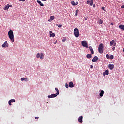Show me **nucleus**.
I'll return each mask as SVG.
<instances>
[{
  "mask_svg": "<svg viewBox=\"0 0 124 124\" xmlns=\"http://www.w3.org/2000/svg\"><path fill=\"white\" fill-rule=\"evenodd\" d=\"M86 58H88V59H90L92 58V55L91 54H88L86 55Z\"/></svg>",
  "mask_w": 124,
  "mask_h": 124,
  "instance_id": "obj_20",
  "label": "nucleus"
},
{
  "mask_svg": "<svg viewBox=\"0 0 124 124\" xmlns=\"http://www.w3.org/2000/svg\"><path fill=\"white\" fill-rule=\"evenodd\" d=\"M93 7L94 8H95V4H94L93 6Z\"/></svg>",
  "mask_w": 124,
  "mask_h": 124,
  "instance_id": "obj_47",
  "label": "nucleus"
},
{
  "mask_svg": "<svg viewBox=\"0 0 124 124\" xmlns=\"http://www.w3.org/2000/svg\"><path fill=\"white\" fill-rule=\"evenodd\" d=\"M91 0V3L90 4V6H92V5H93V0Z\"/></svg>",
  "mask_w": 124,
  "mask_h": 124,
  "instance_id": "obj_30",
  "label": "nucleus"
},
{
  "mask_svg": "<svg viewBox=\"0 0 124 124\" xmlns=\"http://www.w3.org/2000/svg\"><path fill=\"white\" fill-rule=\"evenodd\" d=\"M101 9H102V10H104V11H105V7H101Z\"/></svg>",
  "mask_w": 124,
  "mask_h": 124,
  "instance_id": "obj_40",
  "label": "nucleus"
},
{
  "mask_svg": "<svg viewBox=\"0 0 124 124\" xmlns=\"http://www.w3.org/2000/svg\"><path fill=\"white\" fill-rule=\"evenodd\" d=\"M98 49H104V44H103V43H101L100 45H99Z\"/></svg>",
  "mask_w": 124,
  "mask_h": 124,
  "instance_id": "obj_12",
  "label": "nucleus"
},
{
  "mask_svg": "<svg viewBox=\"0 0 124 124\" xmlns=\"http://www.w3.org/2000/svg\"><path fill=\"white\" fill-rule=\"evenodd\" d=\"M26 80V79H25V81Z\"/></svg>",
  "mask_w": 124,
  "mask_h": 124,
  "instance_id": "obj_52",
  "label": "nucleus"
},
{
  "mask_svg": "<svg viewBox=\"0 0 124 124\" xmlns=\"http://www.w3.org/2000/svg\"><path fill=\"white\" fill-rule=\"evenodd\" d=\"M106 58H107L108 59L109 58V55L108 54H107L106 55Z\"/></svg>",
  "mask_w": 124,
  "mask_h": 124,
  "instance_id": "obj_33",
  "label": "nucleus"
},
{
  "mask_svg": "<svg viewBox=\"0 0 124 124\" xmlns=\"http://www.w3.org/2000/svg\"><path fill=\"white\" fill-rule=\"evenodd\" d=\"M110 46H116V43L115 42V40H112L111 42H110Z\"/></svg>",
  "mask_w": 124,
  "mask_h": 124,
  "instance_id": "obj_6",
  "label": "nucleus"
},
{
  "mask_svg": "<svg viewBox=\"0 0 124 124\" xmlns=\"http://www.w3.org/2000/svg\"><path fill=\"white\" fill-rule=\"evenodd\" d=\"M18 0L19 1H22V2L25 1V0Z\"/></svg>",
  "mask_w": 124,
  "mask_h": 124,
  "instance_id": "obj_39",
  "label": "nucleus"
},
{
  "mask_svg": "<svg viewBox=\"0 0 124 124\" xmlns=\"http://www.w3.org/2000/svg\"><path fill=\"white\" fill-rule=\"evenodd\" d=\"M119 28H120V29L124 31V25L123 24H121L120 25V26H119Z\"/></svg>",
  "mask_w": 124,
  "mask_h": 124,
  "instance_id": "obj_16",
  "label": "nucleus"
},
{
  "mask_svg": "<svg viewBox=\"0 0 124 124\" xmlns=\"http://www.w3.org/2000/svg\"><path fill=\"white\" fill-rule=\"evenodd\" d=\"M35 119H39L38 117H35Z\"/></svg>",
  "mask_w": 124,
  "mask_h": 124,
  "instance_id": "obj_48",
  "label": "nucleus"
},
{
  "mask_svg": "<svg viewBox=\"0 0 124 124\" xmlns=\"http://www.w3.org/2000/svg\"><path fill=\"white\" fill-rule=\"evenodd\" d=\"M123 51L124 52V48L123 49Z\"/></svg>",
  "mask_w": 124,
  "mask_h": 124,
  "instance_id": "obj_51",
  "label": "nucleus"
},
{
  "mask_svg": "<svg viewBox=\"0 0 124 124\" xmlns=\"http://www.w3.org/2000/svg\"><path fill=\"white\" fill-rule=\"evenodd\" d=\"M9 9V4H7V6H5L4 7V10H7Z\"/></svg>",
  "mask_w": 124,
  "mask_h": 124,
  "instance_id": "obj_22",
  "label": "nucleus"
},
{
  "mask_svg": "<svg viewBox=\"0 0 124 124\" xmlns=\"http://www.w3.org/2000/svg\"><path fill=\"white\" fill-rule=\"evenodd\" d=\"M78 11H79V10L78 9H77V10H76V11H75V16H78Z\"/></svg>",
  "mask_w": 124,
  "mask_h": 124,
  "instance_id": "obj_21",
  "label": "nucleus"
},
{
  "mask_svg": "<svg viewBox=\"0 0 124 124\" xmlns=\"http://www.w3.org/2000/svg\"><path fill=\"white\" fill-rule=\"evenodd\" d=\"M98 52L100 54H102L103 53H104V49L98 48Z\"/></svg>",
  "mask_w": 124,
  "mask_h": 124,
  "instance_id": "obj_17",
  "label": "nucleus"
},
{
  "mask_svg": "<svg viewBox=\"0 0 124 124\" xmlns=\"http://www.w3.org/2000/svg\"><path fill=\"white\" fill-rule=\"evenodd\" d=\"M81 45L86 48H89V46H88V43L86 40L81 41Z\"/></svg>",
  "mask_w": 124,
  "mask_h": 124,
  "instance_id": "obj_3",
  "label": "nucleus"
},
{
  "mask_svg": "<svg viewBox=\"0 0 124 124\" xmlns=\"http://www.w3.org/2000/svg\"><path fill=\"white\" fill-rule=\"evenodd\" d=\"M65 87H66V88H69V85H68L67 83H66V84H65Z\"/></svg>",
  "mask_w": 124,
  "mask_h": 124,
  "instance_id": "obj_36",
  "label": "nucleus"
},
{
  "mask_svg": "<svg viewBox=\"0 0 124 124\" xmlns=\"http://www.w3.org/2000/svg\"><path fill=\"white\" fill-rule=\"evenodd\" d=\"M88 1H89V0H87Z\"/></svg>",
  "mask_w": 124,
  "mask_h": 124,
  "instance_id": "obj_53",
  "label": "nucleus"
},
{
  "mask_svg": "<svg viewBox=\"0 0 124 124\" xmlns=\"http://www.w3.org/2000/svg\"><path fill=\"white\" fill-rule=\"evenodd\" d=\"M103 74H105V75H108L109 71L108 70H105V71L104 72Z\"/></svg>",
  "mask_w": 124,
  "mask_h": 124,
  "instance_id": "obj_19",
  "label": "nucleus"
},
{
  "mask_svg": "<svg viewBox=\"0 0 124 124\" xmlns=\"http://www.w3.org/2000/svg\"><path fill=\"white\" fill-rule=\"evenodd\" d=\"M9 101L12 102H16V100L15 99H11V100H10Z\"/></svg>",
  "mask_w": 124,
  "mask_h": 124,
  "instance_id": "obj_34",
  "label": "nucleus"
},
{
  "mask_svg": "<svg viewBox=\"0 0 124 124\" xmlns=\"http://www.w3.org/2000/svg\"><path fill=\"white\" fill-rule=\"evenodd\" d=\"M54 19H55V17L54 16H50V19L48 20V21L50 22L52 21H53Z\"/></svg>",
  "mask_w": 124,
  "mask_h": 124,
  "instance_id": "obj_14",
  "label": "nucleus"
},
{
  "mask_svg": "<svg viewBox=\"0 0 124 124\" xmlns=\"http://www.w3.org/2000/svg\"><path fill=\"white\" fill-rule=\"evenodd\" d=\"M68 85L70 88H73L74 87V85L72 82H69Z\"/></svg>",
  "mask_w": 124,
  "mask_h": 124,
  "instance_id": "obj_9",
  "label": "nucleus"
},
{
  "mask_svg": "<svg viewBox=\"0 0 124 124\" xmlns=\"http://www.w3.org/2000/svg\"><path fill=\"white\" fill-rule=\"evenodd\" d=\"M115 46H114L113 47H112V51L115 50Z\"/></svg>",
  "mask_w": 124,
  "mask_h": 124,
  "instance_id": "obj_38",
  "label": "nucleus"
},
{
  "mask_svg": "<svg viewBox=\"0 0 124 124\" xmlns=\"http://www.w3.org/2000/svg\"><path fill=\"white\" fill-rule=\"evenodd\" d=\"M110 60H113L114 59V56L113 55H111L110 56L109 58Z\"/></svg>",
  "mask_w": 124,
  "mask_h": 124,
  "instance_id": "obj_29",
  "label": "nucleus"
},
{
  "mask_svg": "<svg viewBox=\"0 0 124 124\" xmlns=\"http://www.w3.org/2000/svg\"><path fill=\"white\" fill-rule=\"evenodd\" d=\"M55 91H57V93H56L57 94L59 95V91L58 89L57 88H55Z\"/></svg>",
  "mask_w": 124,
  "mask_h": 124,
  "instance_id": "obj_24",
  "label": "nucleus"
},
{
  "mask_svg": "<svg viewBox=\"0 0 124 124\" xmlns=\"http://www.w3.org/2000/svg\"><path fill=\"white\" fill-rule=\"evenodd\" d=\"M8 47L9 44L7 41L5 42L2 45V48H8Z\"/></svg>",
  "mask_w": 124,
  "mask_h": 124,
  "instance_id": "obj_4",
  "label": "nucleus"
},
{
  "mask_svg": "<svg viewBox=\"0 0 124 124\" xmlns=\"http://www.w3.org/2000/svg\"><path fill=\"white\" fill-rule=\"evenodd\" d=\"M62 41H63V42H65V41H66V38H63L62 40Z\"/></svg>",
  "mask_w": 124,
  "mask_h": 124,
  "instance_id": "obj_31",
  "label": "nucleus"
},
{
  "mask_svg": "<svg viewBox=\"0 0 124 124\" xmlns=\"http://www.w3.org/2000/svg\"><path fill=\"white\" fill-rule=\"evenodd\" d=\"M37 2L38 3H39L40 6H41V7H43L44 6V4L41 2V1L37 0Z\"/></svg>",
  "mask_w": 124,
  "mask_h": 124,
  "instance_id": "obj_18",
  "label": "nucleus"
},
{
  "mask_svg": "<svg viewBox=\"0 0 124 124\" xmlns=\"http://www.w3.org/2000/svg\"><path fill=\"white\" fill-rule=\"evenodd\" d=\"M98 60V57L97 56H95L93 59L92 60V62H97Z\"/></svg>",
  "mask_w": 124,
  "mask_h": 124,
  "instance_id": "obj_7",
  "label": "nucleus"
},
{
  "mask_svg": "<svg viewBox=\"0 0 124 124\" xmlns=\"http://www.w3.org/2000/svg\"><path fill=\"white\" fill-rule=\"evenodd\" d=\"M56 43H57V41H56V42H55L54 44H56Z\"/></svg>",
  "mask_w": 124,
  "mask_h": 124,
  "instance_id": "obj_50",
  "label": "nucleus"
},
{
  "mask_svg": "<svg viewBox=\"0 0 124 124\" xmlns=\"http://www.w3.org/2000/svg\"><path fill=\"white\" fill-rule=\"evenodd\" d=\"M49 32H50V34H52V31H50Z\"/></svg>",
  "mask_w": 124,
  "mask_h": 124,
  "instance_id": "obj_44",
  "label": "nucleus"
},
{
  "mask_svg": "<svg viewBox=\"0 0 124 124\" xmlns=\"http://www.w3.org/2000/svg\"><path fill=\"white\" fill-rule=\"evenodd\" d=\"M108 67L110 70H112L114 68V65L113 64H109L108 65Z\"/></svg>",
  "mask_w": 124,
  "mask_h": 124,
  "instance_id": "obj_10",
  "label": "nucleus"
},
{
  "mask_svg": "<svg viewBox=\"0 0 124 124\" xmlns=\"http://www.w3.org/2000/svg\"><path fill=\"white\" fill-rule=\"evenodd\" d=\"M58 95H59V94H57L56 93V94H52V95H48V97L49 98H52L56 97Z\"/></svg>",
  "mask_w": 124,
  "mask_h": 124,
  "instance_id": "obj_5",
  "label": "nucleus"
},
{
  "mask_svg": "<svg viewBox=\"0 0 124 124\" xmlns=\"http://www.w3.org/2000/svg\"><path fill=\"white\" fill-rule=\"evenodd\" d=\"M56 36V34L54 33H52V34H50V37H54Z\"/></svg>",
  "mask_w": 124,
  "mask_h": 124,
  "instance_id": "obj_23",
  "label": "nucleus"
},
{
  "mask_svg": "<svg viewBox=\"0 0 124 124\" xmlns=\"http://www.w3.org/2000/svg\"><path fill=\"white\" fill-rule=\"evenodd\" d=\"M74 34L76 38L80 36V33L79 32V30L78 28H75L74 31Z\"/></svg>",
  "mask_w": 124,
  "mask_h": 124,
  "instance_id": "obj_2",
  "label": "nucleus"
},
{
  "mask_svg": "<svg viewBox=\"0 0 124 124\" xmlns=\"http://www.w3.org/2000/svg\"><path fill=\"white\" fill-rule=\"evenodd\" d=\"M71 4H72V5L76 6V5H77L78 4V2H77L75 3V1H73L71 2Z\"/></svg>",
  "mask_w": 124,
  "mask_h": 124,
  "instance_id": "obj_11",
  "label": "nucleus"
},
{
  "mask_svg": "<svg viewBox=\"0 0 124 124\" xmlns=\"http://www.w3.org/2000/svg\"><path fill=\"white\" fill-rule=\"evenodd\" d=\"M25 79H26V80H25V81H29V80H28V79L27 78H24V77H23V78H20V80H21L22 81H24Z\"/></svg>",
  "mask_w": 124,
  "mask_h": 124,
  "instance_id": "obj_15",
  "label": "nucleus"
},
{
  "mask_svg": "<svg viewBox=\"0 0 124 124\" xmlns=\"http://www.w3.org/2000/svg\"><path fill=\"white\" fill-rule=\"evenodd\" d=\"M86 3H87V4H90L91 3V1H89V0H87V1H86Z\"/></svg>",
  "mask_w": 124,
  "mask_h": 124,
  "instance_id": "obj_32",
  "label": "nucleus"
},
{
  "mask_svg": "<svg viewBox=\"0 0 124 124\" xmlns=\"http://www.w3.org/2000/svg\"><path fill=\"white\" fill-rule=\"evenodd\" d=\"M11 103H12L11 101H9L8 103H9V106H11Z\"/></svg>",
  "mask_w": 124,
  "mask_h": 124,
  "instance_id": "obj_37",
  "label": "nucleus"
},
{
  "mask_svg": "<svg viewBox=\"0 0 124 124\" xmlns=\"http://www.w3.org/2000/svg\"><path fill=\"white\" fill-rule=\"evenodd\" d=\"M46 0H41V1H46Z\"/></svg>",
  "mask_w": 124,
  "mask_h": 124,
  "instance_id": "obj_46",
  "label": "nucleus"
},
{
  "mask_svg": "<svg viewBox=\"0 0 124 124\" xmlns=\"http://www.w3.org/2000/svg\"><path fill=\"white\" fill-rule=\"evenodd\" d=\"M40 56H41L40 53H37V55H36L37 58H40Z\"/></svg>",
  "mask_w": 124,
  "mask_h": 124,
  "instance_id": "obj_27",
  "label": "nucleus"
},
{
  "mask_svg": "<svg viewBox=\"0 0 124 124\" xmlns=\"http://www.w3.org/2000/svg\"><path fill=\"white\" fill-rule=\"evenodd\" d=\"M90 68L93 69V65H90Z\"/></svg>",
  "mask_w": 124,
  "mask_h": 124,
  "instance_id": "obj_43",
  "label": "nucleus"
},
{
  "mask_svg": "<svg viewBox=\"0 0 124 124\" xmlns=\"http://www.w3.org/2000/svg\"><path fill=\"white\" fill-rule=\"evenodd\" d=\"M121 9H124V5H122L121 7Z\"/></svg>",
  "mask_w": 124,
  "mask_h": 124,
  "instance_id": "obj_42",
  "label": "nucleus"
},
{
  "mask_svg": "<svg viewBox=\"0 0 124 124\" xmlns=\"http://www.w3.org/2000/svg\"><path fill=\"white\" fill-rule=\"evenodd\" d=\"M8 36L12 42H14V34H13V31L11 29H10L8 31Z\"/></svg>",
  "mask_w": 124,
  "mask_h": 124,
  "instance_id": "obj_1",
  "label": "nucleus"
},
{
  "mask_svg": "<svg viewBox=\"0 0 124 124\" xmlns=\"http://www.w3.org/2000/svg\"><path fill=\"white\" fill-rule=\"evenodd\" d=\"M9 7H12V5H9Z\"/></svg>",
  "mask_w": 124,
  "mask_h": 124,
  "instance_id": "obj_49",
  "label": "nucleus"
},
{
  "mask_svg": "<svg viewBox=\"0 0 124 124\" xmlns=\"http://www.w3.org/2000/svg\"><path fill=\"white\" fill-rule=\"evenodd\" d=\"M90 52H91V54L92 55L94 54V51H93V49H90Z\"/></svg>",
  "mask_w": 124,
  "mask_h": 124,
  "instance_id": "obj_28",
  "label": "nucleus"
},
{
  "mask_svg": "<svg viewBox=\"0 0 124 124\" xmlns=\"http://www.w3.org/2000/svg\"><path fill=\"white\" fill-rule=\"evenodd\" d=\"M98 23H99V24H103V20H102V19L99 20Z\"/></svg>",
  "mask_w": 124,
  "mask_h": 124,
  "instance_id": "obj_26",
  "label": "nucleus"
},
{
  "mask_svg": "<svg viewBox=\"0 0 124 124\" xmlns=\"http://www.w3.org/2000/svg\"><path fill=\"white\" fill-rule=\"evenodd\" d=\"M56 26H58V27H59V28H61V27H62L61 24H57Z\"/></svg>",
  "mask_w": 124,
  "mask_h": 124,
  "instance_id": "obj_35",
  "label": "nucleus"
},
{
  "mask_svg": "<svg viewBox=\"0 0 124 124\" xmlns=\"http://www.w3.org/2000/svg\"><path fill=\"white\" fill-rule=\"evenodd\" d=\"M100 96L101 97H102L103 95H104V91L102 90H100Z\"/></svg>",
  "mask_w": 124,
  "mask_h": 124,
  "instance_id": "obj_8",
  "label": "nucleus"
},
{
  "mask_svg": "<svg viewBox=\"0 0 124 124\" xmlns=\"http://www.w3.org/2000/svg\"><path fill=\"white\" fill-rule=\"evenodd\" d=\"M44 55L43 53H41V56L40 57L41 60H43L44 59Z\"/></svg>",
  "mask_w": 124,
  "mask_h": 124,
  "instance_id": "obj_25",
  "label": "nucleus"
},
{
  "mask_svg": "<svg viewBox=\"0 0 124 124\" xmlns=\"http://www.w3.org/2000/svg\"><path fill=\"white\" fill-rule=\"evenodd\" d=\"M88 48H89V49H93L91 46H89V47H88Z\"/></svg>",
  "mask_w": 124,
  "mask_h": 124,
  "instance_id": "obj_41",
  "label": "nucleus"
},
{
  "mask_svg": "<svg viewBox=\"0 0 124 124\" xmlns=\"http://www.w3.org/2000/svg\"><path fill=\"white\" fill-rule=\"evenodd\" d=\"M78 122L79 123H82L83 122V116H80L78 118Z\"/></svg>",
  "mask_w": 124,
  "mask_h": 124,
  "instance_id": "obj_13",
  "label": "nucleus"
},
{
  "mask_svg": "<svg viewBox=\"0 0 124 124\" xmlns=\"http://www.w3.org/2000/svg\"><path fill=\"white\" fill-rule=\"evenodd\" d=\"M111 26H113V22H111Z\"/></svg>",
  "mask_w": 124,
  "mask_h": 124,
  "instance_id": "obj_45",
  "label": "nucleus"
}]
</instances>
